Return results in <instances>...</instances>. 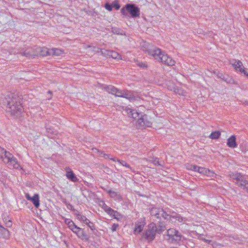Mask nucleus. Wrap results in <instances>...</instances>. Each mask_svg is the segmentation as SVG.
<instances>
[{"mask_svg":"<svg viewBox=\"0 0 248 248\" xmlns=\"http://www.w3.org/2000/svg\"><path fill=\"white\" fill-rule=\"evenodd\" d=\"M156 233V226L155 223H151L149 224L147 230L143 233V235L149 241H152L154 240Z\"/></svg>","mask_w":248,"mask_h":248,"instance_id":"nucleus-8","label":"nucleus"},{"mask_svg":"<svg viewBox=\"0 0 248 248\" xmlns=\"http://www.w3.org/2000/svg\"><path fill=\"white\" fill-rule=\"evenodd\" d=\"M135 63L137 65L140 67V68H144L147 67L146 64L142 62H140L138 61H135Z\"/></svg>","mask_w":248,"mask_h":248,"instance_id":"nucleus-34","label":"nucleus"},{"mask_svg":"<svg viewBox=\"0 0 248 248\" xmlns=\"http://www.w3.org/2000/svg\"><path fill=\"white\" fill-rule=\"evenodd\" d=\"M26 198L33 204L34 206L38 208L40 205L39 196L38 194H35L33 197H31L28 193L25 195Z\"/></svg>","mask_w":248,"mask_h":248,"instance_id":"nucleus-13","label":"nucleus"},{"mask_svg":"<svg viewBox=\"0 0 248 248\" xmlns=\"http://www.w3.org/2000/svg\"><path fill=\"white\" fill-rule=\"evenodd\" d=\"M247 21H248V18L247 19Z\"/></svg>","mask_w":248,"mask_h":248,"instance_id":"nucleus-49","label":"nucleus"},{"mask_svg":"<svg viewBox=\"0 0 248 248\" xmlns=\"http://www.w3.org/2000/svg\"><path fill=\"white\" fill-rule=\"evenodd\" d=\"M230 176L232 180L236 181V184L238 186L246 189L248 192V180L244 176L238 173H232L230 174Z\"/></svg>","mask_w":248,"mask_h":248,"instance_id":"nucleus-5","label":"nucleus"},{"mask_svg":"<svg viewBox=\"0 0 248 248\" xmlns=\"http://www.w3.org/2000/svg\"><path fill=\"white\" fill-rule=\"evenodd\" d=\"M145 224V223L144 220L136 223L134 229L135 234L140 233L142 231Z\"/></svg>","mask_w":248,"mask_h":248,"instance_id":"nucleus-17","label":"nucleus"},{"mask_svg":"<svg viewBox=\"0 0 248 248\" xmlns=\"http://www.w3.org/2000/svg\"><path fill=\"white\" fill-rule=\"evenodd\" d=\"M150 214L152 216L156 217H165L166 213L161 208H153L150 211Z\"/></svg>","mask_w":248,"mask_h":248,"instance_id":"nucleus-15","label":"nucleus"},{"mask_svg":"<svg viewBox=\"0 0 248 248\" xmlns=\"http://www.w3.org/2000/svg\"><path fill=\"white\" fill-rule=\"evenodd\" d=\"M112 160H113L114 161H117L119 162L121 165L123 166H125L128 168H130V166L127 164L126 162H125L124 161L119 160L118 159H115V158H111Z\"/></svg>","mask_w":248,"mask_h":248,"instance_id":"nucleus-32","label":"nucleus"},{"mask_svg":"<svg viewBox=\"0 0 248 248\" xmlns=\"http://www.w3.org/2000/svg\"><path fill=\"white\" fill-rule=\"evenodd\" d=\"M105 8L109 11H111L112 9V5L109 4L108 3H106L105 5Z\"/></svg>","mask_w":248,"mask_h":248,"instance_id":"nucleus-38","label":"nucleus"},{"mask_svg":"<svg viewBox=\"0 0 248 248\" xmlns=\"http://www.w3.org/2000/svg\"><path fill=\"white\" fill-rule=\"evenodd\" d=\"M115 32L116 33H117V34H119V32H118V31H116Z\"/></svg>","mask_w":248,"mask_h":248,"instance_id":"nucleus-46","label":"nucleus"},{"mask_svg":"<svg viewBox=\"0 0 248 248\" xmlns=\"http://www.w3.org/2000/svg\"><path fill=\"white\" fill-rule=\"evenodd\" d=\"M64 219L65 223L67 225L68 227L71 229H73V227H74L76 225L75 224L74 222L71 220L70 218H62Z\"/></svg>","mask_w":248,"mask_h":248,"instance_id":"nucleus-25","label":"nucleus"},{"mask_svg":"<svg viewBox=\"0 0 248 248\" xmlns=\"http://www.w3.org/2000/svg\"><path fill=\"white\" fill-rule=\"evenodd\" d=\"M118 227V224H114L112 225V228H111L112 231L113 232L116 231Z\"/></svg>","mask_w":248,"mask_h":248,"instance_id":"nucleus-42","label":"nucleus"},{"mask_svg":"<svg viewBox=\"0 0 248 248\" xmlns=\"http://www.w3.org/2000/svg\"><path fill=\"white\" fill-rule=\"evenodd\" d=\"M186 168L187 170H192L195 172H198V173L207 176V177L213 178H217L219 176L215 172L207 168L204 167H201L195 165L190 164H186Z\"/></svg>","mask_w":248,"mask_h":248,"instance_id":"nucleus-4","label":"nucleus"},{"mask_svg":"<svg viewBox=\"0 0 248 248\" xmlns=\"http://www.w3.org/2000/svg\"><path fill=\"white\" fill-rule=\"evenodd\" d=\"M220 135V133L219 131H215L212 132L209 136L210 138L212 139H217Z\"/></svg>","mask_w":248,"mask_h":248,"instance_id":"nucleus-30","label":"nucleus"},{"mask_svg":"<svg viewBox=\"0 0 248 248\" xmlns=\"http://www.w3.org/2000/svg\"><path fill=\"white\" fill-rule=\"evenodd\" d=\"M93 153L94 154H97L99 156H103L106 158L108 157V155L104 154L103 152L99 151L97 149H93Z\"/></svg>","mask_w":248,"mask_h":248,"instance_id":"nucleus-28","label":"nucleus"},{"mask_svg":"<svg viewBox=\"0 0 248 248\" xmlns=\"http://www.w3.org/2000/svg\"><path fill=\"white\" fill-rule=\"evenodd\" d=\"M230 64L232 65L236 72L243 73L245 76L248 77V71L247 69L244 67L242 62L240 61L232 60L230 61Z\"/></svg>","mask_w":248,"mask_h":248,"instance_id":"nucleus-11","label":"nucleus"},{"mask_svg":"<svg viewBox=\"0 0 248 248\" xmlns=\"http://www.w3.org/2000/svg\"><path fill=\"white\" fill-rule=\"evenodd\" d=\"M179 218L181 219V221H183V218H182V217Z\"/></svg>","mask_w":248,"mask_h":248,"instance_id":"nucleus-47","label":"nucleus"},{"mask_svg":"<svg viewBox=\"0 0 248 248\" xmlns=\"http://www.w3.org/2000/svg\"><path fill=\"white\" fill-rule=\"evenodd\" d=\"M104 208L105 211L107 213H108V214L109 216H111L113 217H117L118 216V213L117 211L112 210L109 207H108V206L105 205V206H104Z\"/></svg>","mask_w":248,"mask_h":248,"instance_id":"nucleus-21","label":"nucleus"},{"mask_svg":"<svg viewBox=\"0 0 248 248\" xmlns=\"http://www.w3.org/2000/svg\"><path fill=\"white\" fill-rule=\"evenodd\" d=\"M166 229V228L165 225L162 223H160L159 225L157 227H156V232L158 233H161Z\"/></svg>","mask_w":248,"mask_h":248,"instance_id":"nucleus-27","label":"nucleus"},{"mask_svg":"<svg viewBox=\"0 0 248 248\" xmlns=\"http://www.w3.org/2000/svg\"><path fill=\"white\" fill-rule=\"evenodd\" d=\"M126 12L129 13L132 17L139 16L140 15L139 8L134 4H127L121 10V13L124 15H126Z\"/></svg>","mask_w":248,"mask_h":248,"instance_id":"nucleus-9","label":"nucleus"},{"mask_svg":"<svg viewBox=\"0 0 248 248\" xmlns=\"http://www.w3.org/2000/svg\"><path fill=\"white\" fill-rule=\"evenodd\" d=\"M66 176L67 178L73 182H77L78 178L76 175L74 174L73 172L69 168H66Z\"/></svg>","mask_w":248,"mask_h":248,"instance_id":"nucleus-18","label":"nucleus"},{"mask_svg":"<svg viewBox=\"0 0 248 248\" xmlns=\"http://www.w3.org/2000/svg\"><path fill=\"white\" fill-rule=\"evenodd\" d=\"M203 242L212 246L213 247H215L218 245L216 241H213L211 240L204 239Z\"/></svg>","mask_w":248,"mask_h":248,"instance_id":"nucleus-33","label":"nucleus"},{"mask_svg":"<svg viewBox=\"0 0 248 248\" xmlns=\"http://www.w3.org/2000/svg\"><path fill=\"white\" fill-rule=\"evenodd\" d=\"M9 218H3L4 221L5 222L6 226L7 227H10L12 225V221L11 220H8Z\"/></svg>","mask_w":248,"mask_h":248,"instance_id":"nucleus-35","label":"nucleus"},{"mask_svg":"<svg viewBox=\"0 0 248 248\" xmlns=\"http://www.w3.org/2000/svg\"><path fill=\"white\" fill-rule=\"evenodd\" d=\"M100 51L101 52V54L103 56H104L105 57H108V58H110V53H111L110 50H107V49H101L100 50Z\"/></svg>","mask_w":248,"mask_h":248,"instance_id":"nucleus-31","label":"nucleus"},{"mask_svg":"<svg viewBox=\"0 0 248 248\" xmlns=\"http://www.w3.org/2000/svg\"><path fill=\"white\" fill-rule=\"evenodd\" d=\"M3 230V228L0 225V232Z\"/></svg>","mask_w":248,"mask_h":248,"instance_id":"nucleus-45","label":"nucleus"},{"mask_svg":"<svg viewBox=\"0 0 248 248\" xmlns=\"http://www.w3.org/2000/svg\"><path fill=\"white\" fill-rule=\"evenodd\" d=\"M83 222L88 225V226L92 230H95V226L94 224L90 221L87 218H81Z\"/></svg>","mask_w":248,"mask_h":248,"instance_id":"nucleus-24","label":"nucleus"},{"mask_svg":"<svg viewBox=\"0 0 248 248\" xmlns=\"http://www.w3.org/2000/svg\"><path fill=\"white\" fill-rule=\"evenodd\" d=\"M154 163L156 165H159V161H158V159H155L154 161Z\"/></svg>","mask_w":248,"mask_h":248,"instance_id":"nucleus-43","label":"nucleus"},{"mask_svg":"<svg viewBox=\"0 0 248 248\" xmlns=\"http://www.w3.org/2000/svg\"><path fill=\"white\" fill-rule=\"evenodd\" d=\"M106 89L109 93L114 94L116 96L126 98L129 100L132 99L129 94V92L127 91L119 90L112 86H108Z\"/></svg>","mask_w":248,"mask_h":248,"instance_id":"nucleus-6","label":"nucleus"},{"mask_svg":"<svg viewBox=\"0 0 248 248\" xmlns=\"http://www.w3.org/2000/svg\"><path fill=\"white\" fill-rule=\"evenodd\" d=\"M77 234L79 237L80 238H83L84 236H85L83 230H82L81 229L78 230Z\"/></svg>","mask_w":248,"mask_h":248,"instance_id":"nucleus-36","label":"nucleus"},{"mask_svg":"<svg viewBox=\"0 0 248 248\" xmlns=\"http://www.w3.org/2000/svg\"><path fill=\"white\" fill-rule=\"evenodd\" d=\"M111 5L112 7L115 8L117 10H118L120 8V6L119 4V2L117 0L114 1Z\"/></svg>","mask_w":248,"mask_h":248,"instance_id":"nucleus-37","label":"nucleus"},{"mask_svg":"<svg viewBox=\"0 0 248 248\" xmlns=\"http://www.w3.org/2000/svg\"><path fill=\"white\" fill-rule=\"evenodd\" d=\"M67 207L68 209H71L72 208V205L70 204H68L67 205Z\"/></svg>","mask_w":248,"mask_h":248,"instance_id":"nucleus-44","label":"nucleus"},{"mask_svg":"<svg viewBox=\"0 0 248 248\" xmlns=\"http://www.w3.org/2000/svg\"><path fill=\"white\" fill-rule=\"evenodd\" d=\"M167 236L169 241L173 243H177L181 240L182 235L178 231L171 228L167 231Z\"/></svg>","mask_w":248,"mask_h":248,"instance_id":"nucleus-7","label":"nucleus"},{"mask_svg":"<svg viewBox=\"0 0 248 248\" xmlns=\"http://www.w3.org/2000/svg\"><path fill=\"white\" fill-rule=\"evenodd\" d=\"M20 53L22 55L28 57H33L35 56H36V53L33 52L31 49H27L24 51H20Z\"/></svg>","mask_w":248,"mask_h":248,"instance_id":"nucleus-22","label":"nucleus"},{"mask_svg":"<svg viewBox=\"0 0 248 248\" xmlns=\"http://www.w3.org/2000/svg\"><path fill=\"white\" fill-rule=\"evenodd\" d=\"M217 76L218 78H220L226 82H228L227 79L225 78L224 76L222 73H218Z\"/></svg>","mask_w":248,"mask_h":248,"instance_id":"nucleus-40","label":"nucleus"},{"mask_svg":"<svg viewBox=\"0 0 248 248\" xmlns=\"http://www.w3.org/2000/svg\"><path fill=\"white\" fill-rule=\"evenodd\" d=\"M107 192L109 194L110 196L115 200L120 201L122 199V196L118 192L110 190H108Z\"/></svg>","mask_w":248,"mask_h":248,"instance_id":"nucleus-20","label":"nucleus"},{"mask_svg":"<svg viewBox=\"0 0 248 248\" xmlns=\"http://www.w3.org/2000/svg\"><path fill=\"white\" fill-rule=\"evenodd\" d=\"M63 53L62 50L58 48H52L50 49L49 54L50 55H54L56 56H59Z\"/></svg>","mask_w":248,"mask_h":248,"instance_id":"nucleus-23","label":"nucleus"},{"mask_svg":"<svg viewBox=\"0 0 248 248\" xmlns=\"http://www.w3.org/2000/svg\"><path fill=\"white\" fill-rule=\"evenodd\" d=\"M88 49V52H99V49L98 48H96L94 46H88L87 48Z\"/></svg>","mask_w":248,"mask_h":248,"instance_id":"nucleus-29","label":"nucleus"},{"mask_svg":"<svg viewBox=\"0 0 248 248\" xmlns=\"http://www.w3.org/2000/svg\"><path fill=\"white\" fill-rule=\"evenodd\" d=\"M168 88L171 91H173L175 93H177L179 95L182 96H186V92L181 89H179L175 86L173 83L170 81H169L167 84Z\"/></svg>","mask_w":248,"mask_h":248,"instance_id":"nucleus-12","label":"nucleus"},{"mask_svg":"<svg viewBox=\"0 0 248 248\" xmlns=\"http://www.w3.org/2000/svg\"><path fill=\"white\" fill-rule=\"evenodd\" d=\"M143 50L158 61H160V58L163 54L160 49L153 46H148Z\"/></svg>","mask_w":248,"mask_h":248,"instance_id":"nucleus-10","label":"nucleus"},{"mask_svg":"<svg viewBox=\"0 0 248 248\" xmlns=\"http://www.w3.org/2000/svg\"><path fill=\"white\" fill-rule=\"evenodd\" d=\"M50 49H48L46 47H39L37 49L36 56H46L47 55H50L49 54Z\"/></svg>","mask_w":248,"mask_h":248,"instance_id":"nucleus-16","label":"nucleus"},{"mask_svg":"<svg viewBox=\"0 0 248 248\" xmlns=\"http://www.w3.org/2000/svg\"><path fill=\"white\" fill-rule=\"evenodd\" d=\"M124 110L126 112L129 117H131L135 120H137V124L139 127H143L144 126H149L150 123L146 120L147 116L143 115L141 113H139L136 109H132L128 107H123Z\"/></svg>","mask_w":248,"mask_h":248,"instance_id":"nucleus-2","label":"nucleus"},{"mask_svg":"<svg viewBox=\"0 0 248 248\" xmlns=\"http://www.w3.org/2000/svg\"><path fill=\"white\" fill-rule=\"evenodd\" d=\"M160 61L162 63L169 65V66H172L174 65L175 62L174 60L172 59L170 57L167 55H165L164 54H162Z\"/></svg>","mask_w":248,"mask_h":248,"instance_id":"nucleus-14","label":"nucleus"},{"mask_svg":"<svg viewBox=\"0 0 248 248\" xmlns=\"http://www.w3.org/2000/svg\"><path fill=\"white\" fill-rule=\"evenodd\" d=\"M80 228L79 227H78L77 226H75L74 227H73V229L71 230L76 234L77 233V232H78V230H80Z\"/></svg>","mask_w":248,"mask_h":248,"instance_id":"nucleus-41","label":"nucleus"},{"mask_svg":"<svg viewBox=\"0 0 248 248\" xmlns=\"http://www.w3.org/2000/svg\"><path fill=\"white\" fill-rule=\"evenodd\" d=\"M0 157L10 168L21 169L17 159L10 153L0 147Z\"/></svg>","mask_w":248,"mask_h":248,"instance_id":"nucleus-3","label":"nucleus"},{"mask_svg":"<svg viewBox=\"0 0 248 248\" xmlns=\"http://www.w3.org/2000/svg\"><path fill=\"white\" fill-rule=\"evenodd\" d=\"M110 58L116 60H122L121 56L116 52L111 51Z\"/></svg>","mask_w":248,"mask_h":248,"instance_id":"nucleus-26","label":"nucleus"},{"mask_svg":"<svg viewBox=\"0 0 248 248\" xmlns=\"http://www.w3.org/2000/svg\"><path fill=\"white\" fill-rule=\"evenodd\" d=\"M6 110L11 115L17 118L21 114L23 108L18 99L12 97V98L9 97L7 100Z\"/></svg>","mask_w":248,"mask_h":248,"instance_id":"nucleus-1","label":"nucleus"},{"mask_svg":"<svg viewBox=\"0 0 248 248\" xmlns=\"http://www.w3.org/2000/svg\"><path fill=\"white\" fill-rule=\"evenodd\" d=\"M170 217H175L174 216H171Z\"/></svg>","mask_w":248,"mask_h":248,"instance_id":"nucleus-48","label":"nucleus"},{"mask_svg":"<svg viewBox=\"0 0 248 248\" xmlns=\"http://www.w3.org/2000/svg\"><path fill=\"white\" fill-rule=\"evenodd\" d=\"M196 235L197 236V238L198 239L202 240V241H203L204 240L205 238L203 237V234H199L197 232H196Z\"/></svg>","mask_w":248,"mask_h":248,"instance_id":"nucleus-39","label":"nucleus"},{"mask_svg":"<svg viewBox=\"0 0 248 248\" xmlns=\"http://www.w3.org/2000/svg\"><path fill=\"white\" fill-rule=\"evenodd\" d=\"M227 145L231 148H235L237 146L236 138L234 136H232L227 140Z\"/></svg>","mask_w":248,"mask_h":248,"instance_id":"nucleus-19","label":"nucleus"}]
</instances>
